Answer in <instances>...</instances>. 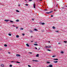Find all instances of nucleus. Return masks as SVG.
Wrapping results in <instances>:
<instances>
[{
	"label": "nucleus",
	"mask_w": 67,
	"mask_h": 67,
	"mask_svg": "<svg viewBox=\"0 0 67 67\" xmlns=\"http://www.w3.org/2000/svg\"><path fill=\"white\" fill-rule=\"evenodd\" d=\"M33 62H38V61H37V60H32Z\"/></svg>",
	"instance_id": "obj_1"
},
{
	"label": "nucleus",
	"mask_w": 67,
	"mask_h": 67,
	"mask_svg": "<svg viewBox=\"0 0 67 67\" xmlns=\"http://www.w3.org/2000/svg\"><path fill=\"white\" fill-rule=\"evenodd\" d=\"M16 56L17 57H19V56H21V55H20L19 54H16Z\"/></svg>",
	"instance_id": "obj_2"
},
{
	"label": "nucleus",
	"mask_w": 67,
	"mask_h": 67,
	"mask_svg": "<svg viewBox=\"0 0 67 67\" xmlns=\"http://www.w3.org/2000/svg\"><path fill=\"white\" fill-rule=\"evenodd\" d=\"M35 6H36V4L35 3H34V8H35Z\"/></svg>",
	"instance_id": "obj_3"
},
{
	"label": "nucleus",
	"mask_w": 67,
	"mask_h": 67,
	"mask_svg": "<svg viewBox=\"0 0 67 67\" xmlns=\"http://www.w3.org/2000/svg\"><path fill=\"white\" fill-rule=\"evenodd\" d=\"M1 67H4V65L3 64H1Z\"/></svg>",
	"instance_id": "obj_4"
},
{
	"label": "nucleus",
	"mask_w": 67,
	"mask_h": 67,
	"mask_svg": "<svg viewBox=\"0 0 67 67\" xmlns=\"http://www.w3.org/2000/svg\"><path fill=\"white\" fill-rule=\"evenodd\" d=\"M4 21L5 22H8L9 21V20H4Z\"/></svg>",
	"instance_id": "obj_5"
},
{
	"label": "nucleus",
	"mask_w": 67,
	"mask_h": 67,
	"mask_svg": "<svg viewBox=\"0 0 67 67\" xmlns=\"http://www.w3.org/2000/svg\"><path fill=\"white\" fill-rule=\"evenodd\" d=\"M49 67H53V65H52L51 64H50V65H49Z\"/></svg>",
	"instance_id": "obj_6"
},
{
	"label": "nucleus",
	"mask_w": 67,
	"mask_h": 67,
	"mask_svg": "<svg viewBox=\"0 0 67 67\" xmlns=\"http://www.w3.org/2000/svg\"><path fill=\"white\" fill-rule=\"evenodd\" d=\"M46 14H50L49 13V12H46Z\"/></svg>",
	"instance_id": "obj_7"
},
{
	"label": "nucleus",
	"mask_w": 67,
	"mask_h": 67,
	"mask_svg": "<svg viewBox=\"0 0 67 67\" xmlns=\"http://www.w3.org/2000/svg\"><path fill=\"white\" fill-rule=\"evenodd\" d=\"M53 63H58V61H54Z\"/></svg>",
	"instance_id": "obj_8"
},
{
	"label": "nucleus",
	"mask_w": 67,
	"mask_h": 67,
	"mask_svg": "<svg viewBox=\"0 0 67 67\" xmlns=\"http://www.w3.org/2000/svg\"><path fill=\"white\" fill-rule=\"evenodd\" d=\"M39 54H37V55H36V57H39Z\"/></svg>",
	"instance_id": "obj_9"
},
{
	"label": "nucleus",
	"mask_w": 67,
	"mask_h": 67,
	"mask_svg": "<svg viewBox=\"0 0 67 67\" xmlns=\"http://www.w3.org/2000/svg\"><path fill=\"white\" fill-rule=\"evenodd\" d=\"M26 45H27V46H28V47H29V44H28L27 43L26 44Z\"/></svg>",
	"instance_id": "obj_10"
},
{
	"label": "nucleus",
	"mask_w": 67,
	"mask_h": 67,
	"mask_svg": "<svg viewBox=\"0 0 67 67\" xmlns=\"http://www.w3.org/2000/svg\"><path fill=\"white\" fill-rule=\"evenodd\" d=\"M16 22H19L20 21L19 20V19H17L16 20Z\"/></svg>",
	"instance_id": "obj_11"
},
{
	"label": "nucleus",
	"mask_w": 67,
	"mask_h": 67,
	"mask_svg": "<svg viewBox=\"0 0 67 67\" xmlns=\"http://www.w3.org/2000/svg\"><path fill=\"white\" fill-rule=\"evenodd\" d=\"M53 12V11H50L49 12V13H52V12Z\"/></svg>",
	"instance_id": "obj_12"
},
{
	"label": "nucleus",
	"mask_w": 67,
	"mask_h": 67,
	"mask_svg": "<svg viewBox=\"0 0 67 67\" xmlns=\"http://www.w3.org/2000/svg\"><path fill=\"white\" fill-rule=\"evenodd\" d=\"M19 37V36L18 35H16V37L17 38H18Z\"/></svg>",
	"instance_id": "obj_13"
},
{
	"label": "nucleus",
	"mask_w": 67,
	"mask_h": 67,
	"mask_svg": "<svg viewBox=\"0 0 67 67\" xmlns=\"http://www.w3.org/2000/svg\"><path fill=\"white\" fill-rule=\"evenodd\" d=\"M53 60H58V59H53Z\"/></svg>",
	"instance_id": "obj_14"
},
{
	"label": "nucleus",
	"mask_w": 67,
	"mask_h": 67,
	"mask_svg": "<svg viewBox=\"0 0 67 67\" xmlns=\"http://www.w3.org/2000/svg\"><path fill=\"white\" fill-rule=\"evenodd\" d=\"M45 47H46V48H49L47 46H46Z\"/></svg>",
	"instance_id": "obj_15"
},
{
	"label": "nucleus",
	"mask_w": 67,
	"mask_h": 67,
	"mask_svg": "<svg viewBox=\"0 0 67 67\" xmlns=\"http://www.w3.org/2000/svg\"><path fill=\"white\" fill-rule=\"evenodd\" d=\"M4 46L5 47H7V45L6 44H5L4 45Z\"/></svg>",
	"instance_id": "obj_16"
},
{
	"label": "nucleus",
	"mask_w": 67,
	"mask_h": 67,
	"mask_svg": "<svg viewBox=\"0 0 67 67\" xmlns=\"http://www.w3.org/2000/svg\"><path fill=\"white\" fill-rule=\"evenodd\" d=\"M16 12H20V11L18 10H16Z\"/></svg>",
	"instance_id": "obj_17"
},
{
	"label": "nucleus",
	"mask_w": 67,
	"mask_h": 67,
	"mask_svg": "<svg viewBox=\"0 0 67 67\" xmlns=\"http://www.w3.org/2000/svg\"><path fill=\"white\" fill-rule=\"evenodd\" d=\"M11 63H15V61H12L11 62Z\"/></svg>",
	"instance_id": "obj_18"
},
{
	"label": "nucleus",
	"mask_w": 67,
	"mask_h": 67,
	"mask_svg": "<svg viewBox=\"0 0 67 67\" xmlns=\"http://www.w3.org/2000/svg\"><path fill=\"white\" fill-rule=\"evenodd\" d=\"M53 29H55V27L54 26H53L52 27Z\"/></svg>",
	"instance_id": "obj_19"
},
{
	"label": "nucleus",
	"mask_w": 67,
	"mask_h": 67,
	"mask_svg": "<svg viewBox=\"0 0 67 67\" xmlns=\"http://www.w3.org/2000/svg\"><path fill=\"white\" fill-rule=\"evenodd\" d=\"M9 35V36H11V34H8Z\"/></svg>",
	"instance_id": "obj_20"
},
{
	"label": "nucleus",
	"mask_w": 67,
	"mask_h": 67,
	"mask_svg": "<svg viewBox=\"0 0 67 67\" xmlns=\"http://www.w3.org/2000/svg\"><path fill=\"white\" fill-rule=\"evenodd\" d=\"M61 53H62V54H63V53H64V52L63 51H62L61 52Z\"/></svg>",
	"instance_id": "obj_21"
},
{
	"label": "nucleus",
	"mask_w": 67,
	"mask_h": 67,
	"mask_svg": "<svg viewBox=\"0 0 67 67\" xmlns=\"http://www.w3.org/2000/svg\"><path fill=\"white\" fill-rule=\"evenodd\" d=\"M34 30L35 31H37V29H34Z\"/></svg>",
	"instance_id": "obj_22"
},
{
	"label": "nucleus",
	"mask_w": 67,
	"mask_h": 67,
	"mask_svg": "<svg viewBox=\"0 0 67 67\" xmlns=\"http://www.w3.org/2000/svg\"><path fill=\"white\" fill-rule=\"evenodd\" d=\"M30 33H32L33 32L32 31V30H31L30 31Z\"/></svg>",
	"instance_id": "obj_23"
},
{
	"label": "nucleus",
	"mask_w": 67,
	"mask_h": 67,
	"mask_svg": "<svg viewBox=\"0 0 67 67\" xmlns=\"http://www.w3.org/2000/svg\"><path fill=\"white\" fill-rule=\"evenodd\" d=\"M42 25H44V24H45L44 23H42Z\"/></svg>",
	"instance_id": "obj_24"
},
{
	"label": "nucleus",
	"mask_w": 67,
	"mask_h": 67,
	"mask_svg": "<svg viewBox=\"0 0 67 67\" xmlns=\"http://www.w3.org/2000/svg\"><path fill=\"white\" fill-rule=\"evenodd\" d=\"M47 63H48V64H49V63H50V62H47Z\"/></svg>",
	"instance_id": "obj_25"
},
{
	"label": "nucleus",
	"mask_w": 67,
	"mask_h": 67,
	"mask_svg": "<svg viewBox=\"0 0 67 67\" xmlns=\"http://www.w3.org/2000/svg\"><path fill=\"white\" fill-rule=\"evenodd\" d=\"M10 67H12V65H10V66H9Z\"/></svg>",
	"instance_id": "obj_26"
},
{
	"label": "nucleus",
	"mask_w": 67,
	"mask_h": 67,
	"mask_svg": "<svg viewBox=\"0 0 67 67\" xmlns=\"http://www.w3.org/2000/svg\"><path fill=\"white\" fill-rule=\"evenodd\" d=\"M51 46H49V47H48L49 48H51Z\"/></svg>",
	"instance_id": "obj_27"
},
{
	"label": "nucleus",
	"mask_w": 67,
	"mask_h": 67,
	"mask_svg": "<svg viewBox=\"0 0 67 67\" xmlns=\"http://www.w3.org/2000/svg\"><path fill=\"white\" fill-rule=\"evenodd\" d=\"M16 63H18V64H20V63L18 62H16Z\"/></svg>",
	"instance_id": "obj_28"
},
{
	"label": "nucleus",
	"mask_w": 67,
	"mask_h": 67,
	"mask_svg": "<svg viewBox=\"0 0 67 67\" xmlns=\"http://www.w3.org/2000/svg\"><path fill=\"white\" fill-rule=\"evenodd\" d=\"M28 66L29 67H31V66H30V65H28Z\"/></svg>",
	"instance_id": "obj_29"
},
{
	"label": "nucleus",
	"mask_w": 67,
	"mask_h": 67,
	"mask_svg": "<svg viewBox=\"0 0 67 67\" xmlns=\"http://www.w3.org/2000/svg\"><path fill=\"white\" fill-rule=\"evenodd\" d=\"M10 22H11L12 23H13V21H10Z\"/></svg>",
	"instance_id": "obj_30"
},
{
	"label": "nucleus",
	"mask_w": 67,
	"mask_h": 67,
	"mask_svg": "<svg viewBox=\"0 0 67 67\" xmlns=\"http://www.w3.org/2000/svg\"><path fill=\"white\" fill-rule=\"evenodd\" d=\"M25 35V34H22V35H23V36H24Z\"/></svg>",
	"instance_id": "obj_31"
},
{
	"label": "nucleus",
	"mask_w": 67,
	"mask_h": 67,
	"mask_svg": "<svg viewBox=\"0 0 67 67\" xmlns=\"http://www.w3.org/2000/svg\"><path fill=\"white\" fill-rule=\"evenodd\" d=\"M34 45L36 46L37 45V44H34Z\"/></svg>",
	"instance_id": "obj_32"
},
{
	"label": "nucleus",
	"mask_w": 67,
	"mask_h": 67,
	"mask_svg": "<svg viewBox=\"0 0 67 67\" xmlns=\"http://www.w3.org/2000/svg\"><path fill=\"white\" fill-rule=\"evenodd\" d=\"M20 30H23V29L22 28H21V29H20Z\"/></svg>",
	"instance_id": "obj_33"
},
{
	"label": "nucleus",
	"mask_w": 67,
	"mask_h": 67,
	"mask_svg": "<svg viewBox=\"0 0 67 67\" xmlns=\"http://www.w3.org/2000/svg\"><path fill=\"white\" fill-rule=\"evenodd\" d=\"M47 51H51V50H49V49H48V50H47Z\"/></svg>",
	"instance_id": "obj_34"
},
{
	"label": "nucleus",
	"mask_w": 67,
	"mask_h": 67,
	"mask_svg": "<svg viewBox=\"0 0 67 67\" xmlns=\"http://www.w3.org/2000/svg\"><path fill=\"white\" fill-rule=\"evenodd\" d=\"M55 57V56H54V55L52 56V57Z\"/></svg>",
	"instance_id": "obj_35"
},
{
	"label": "nucleus",
	"mask_w": 67,
	"mask_h": 67,
	"mask_svg": "<svg viewBox=\"0 0 67 67\" xmlns=\"http://www.w3.org/2000/svg\"><path fill=\"white\" fill-rule=\"evenodd\" d=\"M58 44H60V42H59Z\"/></svg>",
	"instance_id": "obj_36"
},
{
	"label": "nucleus",
	"mask_w": 67,
	"mask_h": 67,
	"mask_svg": "<svg viewBox=\"0 0 67 67\" xmlns=\"http://www.w3.org/2000/svg\"><path fill=\"white\" fill-rule=\"evenodd\" d=\"M64 43H67V41H64Z\"/></svg>",
	"instance_id": "obj_37"
},
{
	"label": "nucleus",
	"mask_w": 67,
	"mask_h": 67,
	"mask_svg": "<svg viewBox=\"0 0 67 67\" xmlns=\"http://www.w3.org/2000/svg\"><path fill=\"white\" fill-rule=\"evenodd\" d=\"M51 17H53V15H51Z\"/></svg>",
	"instance_id": "obj_38"
},
{
	"label": "nucleus",
	"mask_w": 67,
	"mask_h": 67,
	"mask_svg": "<svg viewBox=\"0 0 67 67\" xmlns=\"http://www.w3.org/2000/svg\"><path fill=\"white\" fill-rule=\"evenodd\" d=\"M29 1H32V0H29Z\"/></svg>",
	"instance_id": "obj_39"
},
{
	"label": "nucleus",
	"mask_w": 67,
	"mask_h": 67,
	"mask_svg": "<svg viewBox=\"0 0 67 67\" xmlns=\"http://www.w3.org/2000/svg\"><path fill=\"white\" fill-rule=\"evenodd\" d=\"M47 10L46 9L44 10V11H47Z\"/></svg>",
	"instance_id": "obj_40"
},
{
	"label": "nucleus",
	"mask_w": 67,
	"mask_h": 67,
	"mask_svg": "<svg viewBox=\"0 0 67 67\" xmlns=\"http://www.w3.org/2000/svg\"><path fill=\"white\" fill-rule=\"evenodd\" d=\"M59 32V31H56V32Z\"/></svg>",
	"instance_id": "obj_41"
},
{
	"label": "nucleus",
	"mask_w": 67,
	"mask_h": 67,
	"mask_svg": "<svg viewBox=\"0 0 67 67\" xmlns=\"http://www.w3.org/2000/svg\"><path fill=\"white\" fill-rule=\"evenodd\" d=\"M28 5V4H26L25 5H27V6Z\"/></svg>",
	"instance_id": "obj_42"
},
{
	"label": "nucleus",
	"mask_w": 67,
	"mask_h": 67,
	"mask_svg": "<svg viewBox=\"0 0 67 67\" xmlns=\"http://www.w3.org/2000/svg\"><path fill=\"white\" fill-rule=\"evenodd\" d=\"M35 49H37V48H36V47H35Z\"/></svg>",
	"instance_id": "obj_43"
},
{
	"label": "nucleus",
	"mask_w": 67,
	"mask_h": 67,
	"mask_svg": "<svg viewBox=\"0 0 67 67\" xmlns=\"http://www.w3.org/2000/svg\"><path fill=\"white\" fill-rule=\"evenodd\" d=\"M8 53H9V54H10V52H8Z\"/></svg>",
	"instance_id": "obj_44"
},
{
	"label": "nucleus",
	"mask_w": 67,
	"mask_h": 67,
	"mask_svg": "<svg viewBox=\"0 0 67 67\" xmlns=\"http://www.w3.org/2000/svg\"><path fill=\"white\" fill-rule=\"evenodd\" d=\"M16 29H18V27H16Z\"/></svg>",
	"instance_id": "obj_45"
},
{
	"label": "nucleus",
	"mask_w": 67,
	"mask_h": 67,
	"mask_svg": "<svg viewBox=\"0 0 67 67\" xmlns=\"http://www.w3.org/2000/svg\"><path fill=\"white\" fill-rule=\"evenodd\" d=\"M30 54H32V52H30Z\"/></svg>",
	"instance_id": "obj_46"
},
{
	"label": "nucleus",
	"mask_w": 67,
	"mask_h": 67,
	"mask_svg": "<svg viewBox=\"0 0 67 67\" xmlns=\"http://www.w3.org/2000/svg\"><path fill=\"white\" fill-rule=\"evenodd\" d=\"M13 26H14V25Z\"/></svg>",
	"instance_id": "obj_47"
},
{
	"label": "nucleus",
	"mask_w": 67,
	"mask_h": 67,
	"mask_svg": "<svg viewBox=\"0 0 67 67\" xmlns=\"http://www.w3.org/2000/svg\"><path fill=\"white\" fill-rule=\"evenodd\" d=\"M31 42H33V41H31Z\"/></svg>",
	"instance_id": "obj_48"
},
{
	"label": "nucleus",
	"mask_w": 67,
	"mask_h": 67,
	"mask_svg": "<svg viewBox=\"0 0 67 67\" xmlns=\"http://www.w3.org/2000/svg\"><path fill=\"white\" fill-rule=\"evenodd\" d=\"M34 20V19H32V20L33 21V20Z\"/></svg>",
	"instance_id": "obj_49"
},
{
	"label": "nucleus",
	"mask_w": 67,
	"mask_h": 67,
	"mask_svg": "<svg viewBox=\"0 0 67 67\" xmlns=\"http://www.w3.org/2000/svg\"><path fill=\"white\" fill-rule=\"evenodd\" d=\"M48 43H50V41H48Z\"/></svg>",
	"instance_id": "obj_50"
},
{
	"label": "nucleus",
	"mask_w": 67,
	"mask_h": 67,
	"mask_svg": "<svg viewBox=\"0 0 67 67\" xmlns=\"http://www.w3.org/2000/svg\"><path fill=\"white\" fill-rule=\"evenodd\" d=\"M18 6H20V5H18Z\"/></svg>",
	"instance_id": "obj_51"
},
{
	"label": "nucleus",
	"mask_w": 67,
	"mask_h": 67,
	"mask_svg": "<svg viewBox=\"0 0 67 67\" xmlns=\"http://www.w3.org/2000/svg\"><path fill=\"white\" fill-rule=\"evenodd\" d=\"M33 37V36H31V37Z\"/></svg>",
	"instance_id": "obj_52"
},
{
	"label": "nucleus",
	"mask_w": 67,
	"mask_h": 67,
	"mask_svg": "<svg viewBox=\"0 0 67 67\" xmlns=\"http://www.w3.org/2000/svg\"><path fill=\"white\" fill-rule=\"evenodd\" d=\"M49 67V66H47V67Z\"/></svg>",
	"instance_id": "obj_53"
},
{
	"label": "nucleus",
	"mask_w": 67,
	"mask_h": 67,
	"mask_svg": "<svg viewBox=\"0 0 67 67\" xmlns=\"http://www.w3.org/2000/svg\"><path fill=\"white\" fill-rule=\"evenodd\" d=\"M43 0H40V1H42Z\"/></svg>",
	"instance_id": "obj_54"
},
{
	"label": "nucleus",
	"mask_w": 67,
	"mask_h": 67,
	"mask_svg": "<svg viewBox=\"0 0 67 67\" xmlns=\"http://www.w3.org/2000/svg\"><path fill=\"white\" fill-rule=\"evenodd\" d=\"M54 11H56V10H55V9L54 10Z\"/></svg>",
	"instance_id": "obj_55"
},
{
	"label": "nucleus",
	"mask_w": 67,
	"mask_h": 67,
	"mask_svg": "<svg viewBox=\"0 0 67 67\" xmlns=\"http://www.w3.org/2000/svg\"><path fill=\"white\" fill-rule=\"evenodd\" d=\"M25 1H26V0H25Z\"/></svg>",
	"instance_id": "obj_56"
}]
</instances>
